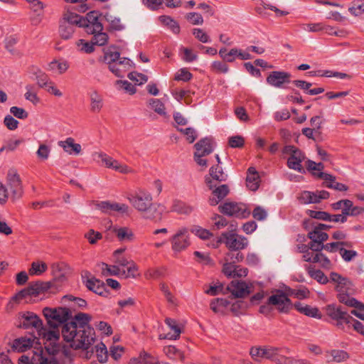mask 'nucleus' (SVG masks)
<instances>
[{
	"mask_svg": "<svg viewBox=\"0 0 364 364\" xmlns=\"http://www.w3.org/2000/svg\"><path fill=\"white\" fill-rule=\"evenodd\" d=\"M91 316L85 313H78L74 319L62 327V336L66 342H71L70 346L75 349L88 350L94 343L93 328L88 326Z\"/></svg>",
	"mask_w": 364,
	"mask_h": 364,
	"instance_id": "f257e3e1",
	"label": "nucleus"
},
{
	"mask_svg": "<svg viewBox=\"0 0 364 364\" xmlns=\"http://www.w3.org/2000/svg\"><path fill=\"white\" fill-rule=\"evenodd\" d=\"M330 228L331 226L323 223H316L314 225V229L306 236L298 235L296 240L298 249L301 250H323V242L328 237V234L323 230Z\"/></svg>",
	"mask_w": 364,
	"mask_h": 364,
	"instance_id": "f03ea898",
	"label": "nucleus"
},
{
	"mask_svg": "<svg viewBox=\"0 0 364 364\" xmlns=\"http://www.w3.org/2000/svg\"><path fill=\"white\" fill-rule=\"evenodd\" d=\"M325 310L327 316L336 321L335 325L338 328L344 330L345 324L348 327L352 325L355 331L364 336L363 324L352 317L342 306L331 304L327 305Z\"/></svg>",
	"mask_w": 364,
	"mask_h": 364,
	"instance_id": "7ed1b4c3",
	"label": "nucleus"
},
{
	"mask_svg": "<svg viewBox=\"0 0 364 364\" xmlns=\"http://www.w3.org/2000/svg\"><path fill=\"white\" fill-rule=\"evenodd\" d=\"M225 243L230 250H241L247 247V239L234 232H224L212 243V248H218L220 243Z\"/></svg>",
	"mask_w": 364,
	"mask_h": 364,
	"instance_id": "20e7f679",
	"label": "nucleus"
},
{
	"mask_svg": "<svg viewBox=\"0 0 364 364\" xmlns=\"http://www.w3.org/2000/svg\"><path fill=\"white\" fill-rule=\"evenodd\" d=\"M214 141L211 136H207L200 139L195 145L194 161L198 165L207 167V160L202 157L211 154L214 150Z\"/></svg>",
	"mask_w": 364,
	"mask_h": 364,
	"instance_id": "39448f33",
	"label": "nucleus"
},
{
	"mask_svg": "<svg viewBox=\"0 0 364 364\" xmlns=\"http://www.w3.org/2000/svg\"><path fill=\"white\" fill-rule=\"evenodd\" d=\"M218 209L224 215L238 218H247L250 215L246 205L241 203L225 202L219 205Z\"/></svg>",
	"mask_w": 364,
	"mask_h": 364,
	"instance_id": "423d86ee",
	"label": "nucleus"
},
{
	"mask_svg": "<svg viewBox=\"0 0 364 364\" xmlns=\"http://www.w3.org/2000/svg\"><path fill=\"white\" fill-rule=\"evenodd\" d=\"M52 289V283L36 282L31 283L28 287L21 290L18 292L13 299L16 301L21 300L28 296H36L39 294L46 291Z\"/></svg>",
	"mask_w": 364,
	"mask_h": 364,
	"instance_id": "0eeeda50",
	"label": "nucleus"
},
{
	"mask_svg": "<svg viewBox=\"0 0 364 364\" xmlns=\"http://www.w3.org/2000/svg\"><path fill=\"white\" fill-rule=\"evenodd\" d=\"M6 183L11 191L12 200L19 199L23 195V186L20 176L16 169L11 168L8 171Z\"/></svg>",
	"mask_w": 364,
	"mask_h": 364,
	"instance_id": "6e6552de",
	"label": "nucleus"
},
{
	"mask_svg": "<svg viewBox=\"0 0 364 364\" xmlns=\"http://www.w3.org/2000/svg\"><path fill=\"white\" fill-rule=\"evenodd\" d=\"M18 326L28 329L34 328L36 330L43 328V322L41 319L34 313L31 311L23 312L18 318Z\"/></svg>",
	"mask_w": 364,
	"mask_h": 364,
	"instance_id": "1a4fd4ad",
	"label": "nucleus"
},
{
	"mask_svg": "<svg viewBox=\"0 0 364 364\" xmlns=\"http://www.w3.org/2000/svg\"><path fill=\"white\" fill-rule=\"evenodd\" d=\"M291 75L284 71H272L267 77V83L277 88H285V85L291 82Z\"/></svg>",
	"mask_w": 364,
	"mask_h": 364,
	"instance_id": "9d476101",
	"label": "nucleus"
},
{
	"mask_svg": "<svg viewBox=\"0 0 364 364\" xmlns=\"http://www.w3.org/2000/svg\"><path fill=\"white\" fill-rule=\"evenodd\" d=\"M128 199L134 208L143 213L151 205L152 196L148 192L140 191L136 194L130 196Z\"/></svg>",
	"mask_w": 364,
	"mask_h": 364,
	"instance_id": "9b49d317",
	"label": "nucleus"
},
{
	"mask_svg": "<svg viewBox=\"0 0 364 364\" xmlns=\"http://www.w3.org/2000/svg\"><path fill=\"white\" fill-rule=\"evenodd\" d=\"M268 304L276 306L277 309L282 313H287L291 308L292 304L287 296L281 291H277L268 298Z\"/></svg>",
	"mask_w": 364,
	"mask_h": 364,
	"instance_id": "f8f14e48",
	"label": "nucleus"
},
{
	"mask_svg": "<svg viewBox=\"0 0 364 364\" xmlns=\"http://www.w3.org/2000/svg\"><path fill=\"white\" fill-rule=\"evenodd\" d=\"M228 178V175L225 173L221 167L211 166L209 170V176H205V181L208 188L211 190L217 186L215 181L217 182L225 181Z\"/></svg>",
	"mask_w": 364,
	"mask_h": 364,
	"instance_id": "ddd939ff",
	"label": "nucleus"
},
{
	"mask_svg": "<svg viewBox=\"0 0 364 364\" xmlns=\"http://www.w3.org/2000/svg\"><path fill=\"white\" fill-rule=\"evenodd\" d=\"M173 250H181L190 245L188 230L186 228L180 229L171 238Z\"/></svg>",
	"mask_w": 364,
	"mask_h": 364,
	"instance_id": "4468645a",
	"label": "nucleus"
},
{
	"mask_svg": "<svg viewBox=\"0 0 364 364\" xmlns=\"http://www.w3.org/2000/svg\"><path fill=\"white\" fill-rule=\"evenodd\" d=\"M57 364L55 359L53 356H46L43 351L41 350L39 354L32 356L31 359L29 356L23 355L18 359V364Z\"/></svg>",
	"mask_w": 364,
	"mask_h": 364,
	"instance_id": "2eb2a0df",
	"label": "nucleus"
},
{
	"mask_svg": "<svg viewBox=\"0 0 364 364\" xmlns=\"http://www.w3.org/2000/svg\"><path fill=\"white\" fill-rule=\"evenodd\" d=\"M108 230L114 232L118 240L121 242H131L134 240V235L132 230L127 227L112 226V221H107Z\"/></svg>",
	"mask_w": 364,
	"mask_h": 364,
	"instance_id": "dca6fc26",
	"label": "nucleus"
},
{
	"mask_svg": "<svg viewBox=\"0 0 364 364\" xmlns=\"http://www.w3.org/2000/svg\"><path fill=\"white\" fill-rule=\"evenodd\" d=\"M303 259L306 262L318 263L321 267L329 269L331 265L330 259L322 252H304Z\"/></svg>",
	"mask_w": 364,
	"mask_h": 364,
	"instance_id": "f3484780",
	"label": "nucleus"
},
{
	"mask_svg": "<svg viewBox=\"0 0 364 364\" xmlns=\"http://www.w3.org/2000/svg\"><path fill=\"white\" fill-rule=\"evenodd\" d=\"M314 176L324 180L323 186L328 188L335 189L339 191H346L348 190V186L345 184L336 182V177L329 173L320 172L318 173H314Z\"/></svg>",
	"mask_w": 364,
	"mask_h": 364,
	"instance_id": "a211bd4d",
	"label": "nucleus"
},
{
	"mask_svg": "<svg viewBox=\"0 0 364 364\" xmlns=\"http://www.w3.org/2000/svg\"><path fill=\"white\" fill-rule=\"evenodd\" d=\"M330 281L336 284L335 289L338 294L350 291L353 287L352 282L348 278L343 277L336 272L330 274Z\"/></svg>",
	"mask_w": 364,
	"mask_h": 364,
	"instance_id": "6ab92c4d",
	"label": "nucleus"
},
{
	"mask_svg": "<svg viewBox=\"0 0 364 364\" xmlns=\"http://www.w3.org/2000/svg\"><path fill=\"white\" fill-rule=\"evenodd\" d=\"M85 286L90 291L101 296L107 297L109 295V289H107L105 283L98 279L95 278L92 280L87 279L85 281Z\"/></svg>",
	"mask_w": 364,
	"mask_h": 364,
	"instance_id": "aec40b11",
	"label": "nucleus"
},
{
	"mask_svg": "<svg viewBox=\"0 0 364 364\" xmlns=\"http://www.w3.org/2000/svg\"><path fill=\"white\" fill-rule=\"evenodd\" d=\"M228 289L237 298H242L250 294L249 287L245 282L232 280Z\"/></svg>",
	"mask_w": 364,
	"mask_h": 364,
	"instance_id": "412c9836",
	"label": "nucleus"
},
{
	"mask_svg": "<svg viewBox=\"0 0 364 364\" xmlns=\"http://www.w3.org/2000/svg\"><path fill=\"white\" fill-rule=\"evenodd\" d=\"M165 210V207L161 204L153 203L149 205L143 212V217L149 220H161L162 213Z\"/></svg>",
	"mask_w": 364,
	"mask_h": 364,
	"instance_id": "4be33fe9",
	"label": "nucleus"
},
{
	"mask_svg": "<svg viewBox=\"0 0 364 364\" xmlns=\"http://www.w3.org/2000/svg\"><path fill=\"white\" fill-rule=\"evenodd\" d=\"M337 298L340 303H342L349 307H353L360 311H364V304L353 297H350V291H344L343 293L338 294Z\"/></svg>",
	"mask_w": 364,
	"mask_h": 364,
	"instance_id": "5701e85b",
	"label": "nucleus"
},
{
	"mask_svg": "<svg viewBox=\"0 0 364 364\" xmlns=\"http://www.w3.org/2000/svg\"><path fill=\"white\" fill-rule=\"evenodd\" d=\"M223 272L227 277L234 278L245 277L247 274V269L230 263H224Z\"/></svg>",
	"mask_w": 364,
	"mask_h": 364,
	"instance_id": "b1692460",
	"label": "nucleus"
},
{
	"mask_svg": "<svg viewBox=\"0 0 364 364\" xmlns=\"http://www.w3.org/2000/svg\"><path fill=\"white\" fill-rule=\"evenodd\" d=\"M166 324L169 328L173 331V333H168L165 335H160V339H168V340H176L179 338L181 333V327L178 325L175 319L171 318H166L165 319Z\"/></svg>",
	"mask_w": 364,
	"mask_h": 364,
	"instance_id": "393cba45",
	"label": "nucleus"
},
{
	"mask_svg": "<svg viewBox=\"0 0 364 364\" xmlns=\"http://www.w3.org/2000/svg\"><path fill=\"white\" fill-rule=\"evenodd\" d=\"M294 306L299 312L307 316L318 319H321L322 318V314L320 313L319 309L316 307H312L309 305H304L301 302H296Z\"/></svg>",
	"mask_w": 364,
	"mask_h": 364,
	"instance_id": "a878e982",
	"label": "nucleus"
},
{
	"mask_svg": "<svg viewBox=\"0 0 364 364\" xmlns=\"http://www.w3.org/2000/svg\"><path fill=\"white\" fill-rule=\"evenodd\" d=\"M213 191V196L209 198V203L211 205H216L221 201L229 193V188L227 185L223 184Z\"/></svg>",
	"mask_w": 364,
	"mask_h": 364,
	"instance_id": "bb28decb",
	"label": "nucleus"
},
{
	"mask_svg": "<svg viewBox=\"0 0 364 364\" xmlns=\"http://www.w3.org/2000/svg\"><path fill=\"white\" fill-rule=\"evenodd\" d=\"M259 177L258 172L254 167H250L247 170V176L246 178L247 186L251 191H256L259 187Z\"/></svg>",
	"mask_w": 364,
	"mask_h": 364,
	"instance_id": "cd10ccee",
	"label": "nucleus"
},
{
	"mask_svg": "<svg viewBox=\"0 0 364 364\" xmlns=\"http://www.w3.org/2000/svg\"><path fill=\"white\" fill-rule=\"evenodd\" d=\"M191 232L202 240H211L212 239L210 242L208 244V245L211 247H212V243L214 241L217 240V239L215 240L214 238L213 235L209 230L204 229L198 225H193L191 228Z\"/></svg>",
	"mask_w": 364,
	"mask_h": 364,
	"instance_id": "c85d7f7f",
	"label": "nucleus"
},
{
	"mask_svg": "<svg viewBox=\"0 0 364 364\" xmlns=\"http://www.w3.org/2000/svg\"><path fill=\"white\" fill-rule=\"evenodd\" d=\"M58 145L70 154H78L81 151L80 144L74 143V139L72 138H68L65 141H60Z\"/></svg>",
	"mask_w": 364,
	"mask_h": 364,
	"instance_id": "c756f323",
	"label": "nucleus"
},
{
	"mask_svg": "<svg viewBox=\"0 0 364 364\" xmlns=\"http://www.w3.org/2000/svg\"><path fill=\"white\" fill-rule=\"evenodd\" d=\"M56 314L58 316H56L55 320V323H57L58 327L61 326V328L66 323H68V320L72 318V312L68 308L66 307H59L56 309Z\"/></svg>",
	"mask_w": 364,
	"mask_h": 364,
	"instance_id": "7c9ffc66",
	"label": "nucleus"
},
{
	"mask_svg": "<svg viewBox=\"0 0 364 364\" xmlns=\"http://www.w3.org/2000/svg\"><path fill=\"white\" fill-rule=\"evenodd\" d=\"M33 341L34 338H33L21 337L14 341L12 348L15 350L23 352L30 348L33 346Z\"/></svg>",
	"mask_w": 364,
	"mask_h": 364,
	"instance_id": "2f4dec72",
	"label": "nucleus"
},
{
	"mask_svg": "<svg viewBox=\"0 0 364 364\" xmlns=\"http://www.w3.org/2000/svg\"><path fill=\"white\" fill-rule=\"evenodd\" d=\"M101 267L102 274L105 277L126 274L125 271L122 270L118 265H109L106 263L102 262L101 264Z\"/></svg>",
	"mask_w": 364,
	"mask_h": 364,
	"instance_id": "473e14b6",
	"label": "nucleus"
},
{
	"mask_svg": "<svg viewBox=\"0 0 364 364\" xmlns=\"http://www.w3.org/2000/svg\"><path fill=\"white\" fill-rule=\"evenodd\" d=\"M229 304L230 302L226 299L217 298L211 300L210 306L215 314H223Z\"/></svg>",
	"mask_w": 364,
	"mask_h": 364,
	"instance_id": "72a5a7b5",
	"label": "nucleus"
},
{
	"mask_svg": "<svg viewBox=\"0 0 364 364\" xmlns=\"http://www.w3.org/2000/svg\"><path fill=\"white\" fill-rule=\"evenodd\" d=\"M61 20L65 21V23H68L70 26H73V27L78 26L80 28L81 24L82 23H81V16L69 11H67L64 13L63 17Z\"/></svg>",
	"mask_w": 364,
	"mask_h": 364,
	"instance_id": "f704fd0d",
	"label": "nucleus"
},
{
	"mask_svg": "<svg viewBox=\"0 0 364 364\" xmlns=\"http://www.w3.org/2000/svg\"><path fill=\"white\" fill-rule=\"evenodd\" d=\"M75 31V27L65 23V21H60L59 33L62 38L65 40L70 39Z\"/></svg>",
	"mask_w": 364,
	"mask_h": 364,
	"instance_id": "c9c22d12",
	"label": "nucleus"
},
{
	"mask_svg": "<svg viewBox=\"0 0 364 364\" xmlns=\"http://www.w3.org/2000/svg\"><path fill=\"white\" fill-rule=\"evenodd\" d=\"M63 302L65 303L66 301H71L73 304L70 306V308L78 307L80 309H84L87 306V301L80 297H76L70 294H68L64 296L62 298Z\"/></svg>",
	"mask_w": 364,
	"mask_h": 364,
	"instance_id": "e433bc0d",
	"label": "nucleus"
},
{
	"mask_svg": "<svg viewBox=\"0 0 364 364\" xmlns=\"http://www.w3.org/2000/svg\"><path fill=\"white\" fill-rule=\"evenodd\" d=\"M307 270L310 277L321 284H326L330 281V279H328L324 273L319 269H314L309 266Z\"/></svg>",
	"mask_w": 364,
	"mask_h": 364,
	"instance_id": "4c0bfd02",
	"label": "nucleus"
},
{
	"mask_svg": "<svg viewBox=\"0 0 364 364\" xmlns=\"http://www.w3.org/2000/svg\"><path fill=\"white\" fill-rule=\"evenodd\" d=\"M90 109L93 112H99L102 107V98L96 92L93 91L90 95Z\"/></svg>",
	"mask_w": 364,
	"mask_h": 364,
	"instance_id": "58836bf2",
	"label": "nucleus"
},
{
	"mask_svg": "<svg viewBox=\"0 0 364 364\" xmlns=\"http://www.w3.org/2000/svg\"><path fill=\"white\" fill-rule=\"evenodd\" d=\"M164 353L170 358L173 360H184L183 353L173 346H168L164 348Z\"/></svg>",
	"mask_w": 364,
	"mask_h": 364,
	"instance_id": "ea45409f",
	"label": "nucleus"
},
{
	"mask_svg": "<svg viewBox=\"0 0 364 364\" xmlns=\"http://www.w3.org/2000/svg\"><path fill=\"white\" fill-rule=\"evenodd\" d=\"M33 75L36 76V80L40 87L46 88L49 84H52L48 76L40 69H36L33 72Z\"/></svg>",
	"mask_w": 364,
	"mask_h": 364,
	"instance_id": "a19ab883",
	"label": "nucleus"
},
{
	"mask_svg": "<svg viewBox=\"0 0 364 364\" xmlns=\"http://www.w3.org/2000/svg\"><path fill=\"white\" fill-rule=\"evenodd\" d=\"M160 21L167 26L174 33H178L180 31L179 24L168 16H161Z\"/></svg>",
	"mask_w": 364,
	"mask_h": 364,
	"instance_id": "79ce46f5",
	"label": "nucleus"
},
{
	"mask_svg": "<svg viewBox=\"0 0 364 364\" xmlns=\"http://www.w3.org/2000/svg\"><path fill=\"white\" fill-rule=\"evenodd\" d=\"M105 20L109 23V28L114 31H122L124 26L121 23L119 18L114 17L109 14L104 16Z\"/></svg>",
	"mask_w": 364,
	"mask_h": 364,
	"instance_id": "37998d69",
	"label": "nucleus"
},
{
	"mask_svg": "<svg viewBox=\"0 0 364 364\" xmlns=\"http://www.w3.org/2000/svg\"><path fill=\"white\" fill-rule=\"evenodd\" d=\"M353 247L351 242H333L324 245L323 250H328L329 248L336 249V250H348L347 249Z\"/></svg>",
	"mask_w": 364,
	"mask_h": 364,
	"instance_id": "c03bdc74",
	"label": "nucleus"
},
{
	"mask_svg": "<svg viewBox=\"0 0 364 364\" xmlns=\"http://www.w3.org/2000/svg\"><path fill=\"white\" fill-rule=\"evenodd\" d=\"M44 316L48 320V323L50 327L53 328H57L58 325L55 323V320L56 318V309H51L48 307H46L43 311Z\"/></svg>",
	"mask_w": 364,
	"mask_h": 364,
	"instance_id": "a18cd8bd",
	"label": "nucleus"
},
{
	"mask_svg": "<svg viewBox=\"0 0 364 364\" xmlns=\"http://www.w3.org/2000/svg\"><path fill=\"white\" fill-rule=\"evenodd\" d=\"M47 269V264L45 262L36 261L33 262L29 269L31 275H41Z\"/></svg>",
	"mask_w": 364,
	"mask_h": 364,
	"instance_id": "49530a36",
	"label": "nucleus"
},
{
	"mask_svg": "<svg viewBox=\"0 0 364 364\" xmlns=\"http://www.w3.org/2000/svg\"><path fill=\"white\" fill-rule=\"evenodd\" d=\"M95 348L99 362L102 363H105L108 358V352L106 346L103 343H100L97 345Z\"/></svg>",
	"mask_w": 364,
	"mask_h": 364,
	"instance_id": "de8ad7c7",
	"label": "nucleus"
},
{
	"mask_svg": "<svg viewBox=\"0 0 364 364\" xmlns=\"http://www.w3.org/2000/svg\"><path fill=\"white\" fill-rule=\"evenodd\" d=\"M244 259V255L241 252H228L225 257V263L235 264Z\"/></svg>",
	"mask_w": 364,
	"mask_h": 364,
	"instance_id": "09e8293b",
	"label": "nucleus"
},
{
	"mask_svg": "<svg viewBox=\"0 0 364 364\" xmlns=\"http://www.w3.org/2000/svg\"><path fill=\"white\" fill-rule=\"evenodd\" d=\"M149 105L151 108L159 115L166 117L165 111V106L159 99H151L149 100Z\"/></svg>",
	"mask_w": 364,
	"mask_h": 364,
	"instance_id": "8fccbe9b",
	"label": "nucleus"
},
{
	"mask_svg": "<svg viewBox=\"0 0 364 364\" xmlns=\"http://www.w3.org/2000/svg\"><path fill=\"white\" fill-rule=\"evenodd\" d=\"M172 211L176 212L180 214H190L193 211V208L185 204L183 202L177 201L176 202L173 207Z\"/></svg>",
	"mask_w": 364,
	"mask_h": 364,
	"instance_id": "3c124183",
	"label": "nucleus"
},
{
	"mask_svg": "<svg viewBox=\"0 0 364 364\" xmlns=\"http://www.w3.org/2000/svg\"><path fill=\"white\" fill-rule=\"evenodd\" d=\"M349 12L354 16H359L364 13V0H356L348 9Z\"/></svg>",
	"mask_w": 364,
	"mask_h": 364,
	"instance_id": "603ef678",
	"label": "nucleus"
},
{
	"mask_svg": "<svg viewBox=\"0 0 364 364\" xmlns=\"http://www.w3.org/2000/svg\"><path fill=\"white\" fill-rule=\"evenodd\" d=\"M68 68V65L66 62L59 63L57 60H53L48 65L47 70L54 71L58 70L60 74L65 73Z\"/></svg>",
	"mask_w": 364,
	"mask_h": 364,
	"instance_id": "864d4df0",
	"label": "nucleus"
},
{
	"mask_svg": "<svg viewBox=\"0 0 364 364\" xmlns=\"http://www.w3.org/2000/svg\"><path fill=\"white\" fill-rule=\"evenodd\" d=\"M80 28H84L87 33L93 35L103 30L102 23H82Z\"/></svg>",
	"mask_w": 364,
	"mask_h": 364,
	"instance_id": "5fc2aeb1",
	"label": "nucleus"
},
{
	"mask_svg": "<svg viewBox=\"0 0 364 364\" xmlns=\"http://www.w3.org/2000/svg\"><path fill=\"white\" fill-rule=\"evenodd\" d=\"M99 14L98 12L96 11H90L86 14L85 17L82 16V23H93L94 25L95 23H101L99 21Z\"/></svg>",
	"mask_w": 364,
	"mask_h": 364,
	"instance_id": "6e6d98bb",
	"label": "nucleus"
},
{
	"mask_svg": "<svg viewBox=\"0 0 364 364\" xmlns=\"http://www.w3.org/2000/svg\"><path fill=\"white\" fill-rule=\"evenodd\" d=\"M301 159H297L296 158H289L287 160V166L289 168L294 169L295 171H299V173H304V169L301 166Z\"/></svg>",
	"mask_w": 364,
	"mask_h": 364,
	"instance_id": "4d7b16f0",
	"label": "nucleus"
},
{
	"mask_svg": "<svg viewBox=\"0 0 364 364\" xmlns=\"http://www.w3.org/2000/svg\"><path fill=\"white\" fill-rule=\"evenodd\" d=\"M281 349L272 346H264V358L274 360Z\"/></svg>",
	"mask_w": 364,
	"mask_h": 364,
	"instance_id": "13d9d810",
	"label": "nucleus"
},
{
	"mask_svg": "<svg viewBox=\"0 0 364 364\" xmlns=\"http://www.w3.org/2000/svg\"><path fill=\"white\" fill-rule=\"evenodd\" d=\"M108 40V36L106 33L102 31L97 32L92 37V41L94 45H97L100 46H104L106 44Z\"/></svg>",
	"mask_w": 364,
	"mask_h": 364,
	"instance_id": "bf43d9fd",
	"label": "nucleus"
},
{
	"mask_svg": "<svg viewBox=\"0 0 364 364\" xmlns=\"http://www.w3.org/2000/svg\"><path fill=\"white\" fill-rule=\"evenodd\" d=\"M120 53L118 51L112 52L108 50L105 52L104 56V60L106 63L110 65V63H115L119 60Z\"/></svg>",
	"mask_w": 364,
	"mask_h": 364,
	"instance_id": "052dcab7",
	"label": "nucleus"
},
{
	"mask_svg": "<svg viewBox=\"0 0 364 364\" xmlns=\"http://www.w3.org/2000/svg\"><path fill=\"white\" fill-rule=\"evenodd\" d=\"M308 215L311 218H315L317 220L328 221L329 220L330 213L325 211H316L313 210H309L308 211Z\"/></svg>",
	"mask_w": 364,
	"mask_h": 364,
	"instance_id": "680f3d73",
	"label": "nucleus"
},
{
	"mask_svg": "<svg viewBox=\"0 0 364 364\" xmlns=\"http://www.w3.org/2000/svg\"><path fill=\"white\" fill-rule=\"evenodd\" d=\"M194 255L197 261L203 264H213L207 252H194Z\"/></svg>",
	"mask_w": 364,
	"mask_h": 364,
	"instance_id": "e2e57ef3",
	"label": "nucleus"
},
{
	"mask_svg": "<svg viewBox=\"0 0 364 364\" xmlns=\"http://www.w3.org/2000/svg\"><path fill=\"white\" fill-rule=\"evenodd\" d=\"M94 46L92 41L91 42H88L83 39H80L77 43V46L80 48V50L84 51L86 53H92L95 50Z\"/></svg>",
	"mask_w": 364,
	"mask_h": 364,
	"instance_id": "0e129e2a",
	"label": "nucleus"
},
{
	"mask_svg": "<svg viewBox=\"0 0 364 364\" xmlns=\"http://www.w3.org/2000/svg\"><path fill=\"white\" fill-rule=\"evenodd\" d=\"M128 77L132 81L139 82V85H142L148 81V77L146 75L137 72L129 73Z\"/></svg>",
	"mask_w": 364,
	"mask_h": 364,
	"instance_id": "69168bd1",
	"label": "nucleus"
},
{
	"mask_svg": "<svg viewBox=\"0 0 364 364\" xmlns=\"http://www.w3.org/2000/svg\"><path fill=\"white\" fill-rule=\"evenodd\" d=\"M193 34L194 36L202 43H209L210 42V38L209 36L205 33L201 28H194L193 30Z\"/></svg>",
	"mask_w": 364,
	"mask_h": 364,
	"instance_id": "338daca9",
	"label": "nucleus"
},
{
	"mask_svg": "<svg viewBox=\"0 0 364 364\" xmlns=\"http://www.w3.org/2000/svg\"><path fill=\"white\" fill-rule=\"evenodd\" d=\"M98 156L107 168L114 169V166L117 165L118 161L107 156L106 154L100 153Z\"/></svg>",
	"mask_w": 364,
	"mask_h": 364,
	"instance_id": "774afa93",
	"label": "nucleus"
}]
</instances>
